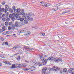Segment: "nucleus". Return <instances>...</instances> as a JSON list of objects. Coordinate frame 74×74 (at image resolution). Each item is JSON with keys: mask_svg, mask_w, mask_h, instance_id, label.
I'll return each mask as SVG.
<instances>
[{"mask_svg": "<svg viewBox=\"0 0 74 74\" xmlns=\"http://www.w3.org/2000/svg\"><path fill=\"white\" fill-rule=\"evenodd\" d=\"M12 68H14V67H15V66L13 65L12 66Z\"/></svg>", "mask_w": 74, "mask_h": 74, "instance_id": "51", "label": "nucleus"}, {"mask_svg": "<svg viewBox=\"0 0 74 74\" xmlns=\"http://www.w3.org/2000/svg\"><path fill=\"white\" fill-rule=\"evenodd\" d=\"M73 71V68H71L68 71V72L69 73H72V71Z\"/></svg>", "mask_w": 74, "mask_h": 74, "instance_id": "14", "label": "nucleus"}, {"mask_svg": "<svg viewBox=\"0 0 74 74\" xmlns=\"http://www.w3.org/2000/svg\"><path fill=\"white\" fill-rule=\"evenodd\" d=\"M23 48H25V49H29V50L28 49H27V50L28 51H30V50L31 51H32L33 50V49H30V48H28V47L27 46H24L23 47Z\"/></svg>", "mask_w": 74, "mask_h": 74, "instance_id": "11", "label": "nucleus"}, {"mask_svg": "<svg viewBox=\"0 0 74 74\" xmlns=\"http://www.w3.org/2000/svg\"><path fill=\"white\" fill-rule=\"evenodd\" d=\"M32 15L31 16H34L35 15L34 14H32Z\"/></svg>", "mask_w": 74, "mask_h": 74, "instance_id": "50", "label": "nucleus"}, {"mask_svg": "<svg viewBox=\"0 0 74 74\" xmlns=\"http://www.w3.org/2000/svg\"><path fill=\"white\" fill-rule=\"evenodd\" d=\"M16 49H20L21 47L19 46H16Z\"/></svg>", "mask_w": 74, "mask_h": 74, "instance_id": "34", "label": "nucleus"}, {"mask_svg": "<svg viewBox=\"0 0 74 74\" xmlns=\"http://www.w3.org/2000/svg\"><path fill=\"white\" fill-rule=\"evenodd\" d=\"M8 64H9V65H11V63L8 62Z\"/></svg>", "mask_w": 74, "mask_h": 74, "instance_id": "45", "label": "nucleus"}, {"mask_svg": "<svg viewBox=\"0 0 74 74\" xmlns=\"http://www.w3.org/2000/svg\"><path fill=\"white\" fill-rule=\"evenodd\" d=\"M21 67H22V65L19 64H18V66H17L18 68H20Z\"/></svg>", "mask_w": 74, "mask_h": 74, "instance_id": "24", "label": "nucleus"}, {"mask_svg": "<svg viewBox=\"0 0 74 74\" xmlns=\"http://www.w3.org/2000/svg\"><path fill=\"white\" fill-rule=\"evenodd\" d=\"M58 9H59V8L58 7H57V8L55 9V8H53L52 9V11L53 12V11H56V10H58Z\"/></svg>", "mask_w": 74, "mask_h": 74, "instance_id": "19", "label": "nucleus"}, {"mask_svg": "<svg viewBox=\"0 0 74 74\" xmlns=\"http://www.w3.org/2000/svg\"><path fill=\"white\" fill-rule=\"evenodd\" d=\"M11 29H12V27H11L10 26H9L8 27V29L9 30H10Z\"/></svg>", "mask_w": 74, "mask_h": 74, "instance_id": "37", "label": "nucleus"}, {"mask_svg": "<svg viewBox=\"0 0 74 74\" xmlns=\"http://www.w3.org/2000/svg\"><path fill=\"white\" fill-rule=\"evenodd\" d=\"M1 40H2V41H3V40H4V39L3 38H1Z\"/></svg>", "mask_w": 74, "mask_h": 74, "instance_id": "56", "label": "nucleus"}, {"mask_svg": "<svg viewBox=\"0 0 74 74\" xmlns=\"http://www.w3.org/2000/svg\"><path fill=\"white\" fill-rule=\"evenodd\" d=\"M5 33H6V34H10V31H8L6 32H5Z\"/></svg>", "mask_w": 74, "mask_h": 74, "instance_id": "40", "label": "nucleus"}, {"mask_svg": "<svg viewBox=\"0 0 74 74\" xmlns=\"http://www.w3.org/2000/svg\"><path fill=\"white\" fill-rule=\"evenodd\" d=\"M66 13H67V12H64L62 13V14H66Z\"/></svg>", "mask_w": 74, "mask_h": 74, "instance_id": "44", "label": "nucleus"}, {"mask_svg": "<svg viewBox=\"0 0 74 74\" xmlns=\"http://www.w3.org/2000/svg\"><path fill=\"white\" fill-rule=\"evenodd\" d=\"M41 34H42L43 36H45V33H41Z\"/></svg>", "mask_w": 74, "mask_h": 74, "instance_id": "42", "label": "nucleus"}, {"mask_svg": "<svg viewBox=\"0 0 74 74\" xmlns=\"http://www.w3.org/2000/svg\"><path fill=\"white\" fill-rule=\"evenodd\" d=\"M15 26L14 25H12V30H14L15 29Z\"/></svg>", "mask_w": 74, "mask_h": 74, "instance_id": "22", "label": "nucleus"}, {"mask_svg": "<svg viewBox=\"0 0 74 74\" xmlns=\"http://www.w3.org/2000/svg\"><path fill=\"white\" fill-rule=\"evenodd\" d=\"M35 69H36V68H35V67H34V66H32L28 70L32 71H34V70H35Z\"/></svg>", "mask_w": 74, "mask_h": 74, "instance_id": "6", "label": "nucleus"}, {"mask_svg": "<svg viewBox=\"0 0 74 74\" xmlns=\"http://www.w3.org/2000/svg\"><path fill=\"white\" fill-rule=\"evenodd\" d=\"M6 10L4 8H0V12H6Z\"/></svg>", "mask_w": 74, "mask_h": 74, "instance_id": "5", "label": "nucleus"}, {"mask_svg": "<svg viewBox=\"0 0 74 74\" xmlns=\"http://www.w3.org/2000/svg\"><path fill=\"white\" fill-rule=\"evenodd\" d=\"M5 45V43L3 42L2 44V45Z\"/></svg>", "mask_w": 74, "mask_h": 74, "instance_id": "48", "label": "nucleus"}, {"mask_svg": "<svg viewBox=\"0 0 74 74\" xmlns=\"http://www.w3.org/2000/svg\"><path fill=\"white\" fill-rule=\"evenodd\" d=\"M14 16L12 18H11V19L12 21H15V17H14Z\"/></svg>", "mask_w": 74, "mask_h": 74, "instance_id": "23", "label": "nucleus"}, {"mask_svg": "<svg viewBox=\"0 0 74 74\" xmlns=\"http://www.w3.org/2000/svg\"><path fill=\"white\" fill-rule=\"evenodd\" d=\"M12 36V35H7V36Z\"/></svg>", "mask_w": 74, "mask_h": 74, "instance_id": "61", "label": "nucleus"}, {"mask_svg": "<svg viewBox=\"0 0 74 74\" xmlns=\"http://www.w3.org/2000/svg\"><path fill=\"white\" fill-rule=\"evenodd\" d=\"M32 28L33 29H37V27L36 26H34L33 27H32Z\"/></svg>", "mask_w": 74, "mask_h": 74, "instance_id": "39", "label": "nucleus"}, {"mask_svg": "<svg viewBox=\"0 0 74 74\" xmlns=\"http://www.w3.org/2000/svg\"><path fill=\"white\" fill-rule=\"evenodd\" d=\"M53 60H54L55 62H58V60H59V61H62V59H61V60H60V59L59 58H58V59H56V58H54Z\"/></svg>", "mask_w": 74, "mask_h": 74, "instance_id": "13", "label": "nucleus"}, {"mask_svg": "<svg viewBox=\"0 0 74 74\" xmlns=\"http://www.w3.org/2000/svg\"><path fill=\"white\" fill-rule=\"evenodd\" d=\"M26 19H25L26 21H27V22L26 23H24V24H27L28 23V21H29L30 20L31 21H32L33 20V18L30 17L29 16H27L26 17Z\"/></svg>", "mask_w": 74, "mask_h": 74, "instance_id": "3", "label": "nucleus"}, {"mask_svg": "<svg viewBox=\"0 0 74 74\" xmlns=\"http://www.w3.org/2000/svg\"><path fill=\"white\" fill-rule=\"evenodd\" d=\"M9 11L11 14H12L13 12V10L12 9H10Z\"/></svg>", "mask_w": 74, "mask_h": 74, "instance_id": "21", "label": "nucleus"}, {"mask_svg": "<svg viewBox=\"0 0 74 74\" xmlns=\"http://www.w3.org/2000/svg\"><path fill=\"white\" fill-rule=\"evenodd\" d=\"M46 70H47V68H45L43 69L42 71V72L43 73L42 74H45V73H46Z\"/></svg>", "mask_w": 74, "mask_h": 74, "instance_id": "8", "label": "nucleus"}, {"mask_svg": "<svg viewBox=\"0 0 74 74\" xmlns=\"http://www.w3.org/2000/svg\"><path fill=\"white\" fill-rule=\"evenodd\" d=\"M8 43L7 42H5V45H8Z\"/></svg>", "mask_w": 74, "mask_h": 74, "instance_id": "33", "label": "nucleus"}, {"mask_svg": "<svg viewBox=\"0 0 74 74\" xmlns=\"http://www.w3.org/2000/svg\"><path fill=\"white\" fill-rule=\"evenodd\" d=\"M2 20L3 21H5V19L4 18H2Z\"/></svg>", "mask_w": 74, "mask_h": 74, "instance_id": "49", "label": "nucleus"}, {"mask_svg": "<svg viewBox=\"0 0 74 74\" xmlns=\"http://www.w3.org/2000/svg\"><path fill=\"white\" fill-rule=\"evenodd\" d=\"M18 23L17 22H15V24L14 25V26L15 27H18Z\"/></svg>", "mask_w": 74, "mask_h": 74, "instance_id": "17", "label": "nucleus"}, {"mask_svg": "<svg viewBox=\"0 0 74 74\" xmlns=\"http://www.w3.org/2000/svg\"><path fill=\"white\" fill-rule=\"evenodd\" d=\"M47 62H48V59H47L45 60L43 62V65H45L46 64H47Z\"/></svg>", "mask_w": 74, "mask_h": 74, "instance_id": "10", "label": "nucleus"}, {"mask_svg": "<svg viewBox=\"0 0 74 74\" xmlns=\"http://www.w3.org/2000/svg\"><path fill=\"white\" fill-rule=\"evenodd\" d=\"M54 59V58H53L52 57H50L47 59V60H52V61H53Z\"/></svg>", "mask_w": 74, "mask_h": 74, "instance_id": "15", "label": "nucleus"}, {"mask_svg": "<svg viewBox=\"0 0 74 74\" xmlns=\"http://www.w3.org/2000/svg\"><path fill=\"white\" fill-rule=\"evenodd\" d=\"M25 62H26V63H29V62L25 60Z\"/></svg>", "mask_w": 74, "mask_h": 74, "instance_id": "53", "label": "nucleus"}, {"mask_svg": "<svg viewBox=\"0 0 74 74\" xmlns=\"http://www.w3.org/2000/svg\"><path fill=\"white\" fill-rule=\"evenodd\" d=\"M21 58V56H19L18 58H16V59L17 60H20V58Z\"/></svg>", "mask_w": 74, "mask_h": 74, "instance_id": "31", "label": "nucleus"}, {"mask_svg": "<svg viewBox=\"0 0 74 74\" xmlns=\"http://www.w3.org/2000/svg\"><path fill=\"white\" fill-rule=\"evenodd\" d=\"M67 69L66 68H64L63 70V73H66V72H67Z\"/></svg>", "mask_w": 74, "mask_h": 74, "instance_id": "25", "label": "nucleus"}, {"mask_svg": "<svg viewBox=\"0 0 74 74\" xmlns=\"http://www.w3.org/2000/svg\"><path fill=\"white\" fill-rule=\"evenodd\" d=\"M3 62H4L5 64H8V62L7 61Z\"/></svg>", "mask_w": 74, "mask_h": 74, "instance_id": "43", "label": "nucleus"}, {"mask_svg": "<svg viewBox=\"0 0 74 74\" xmlns=\"http://www.w3.org/2000/svg\"><path fill=\"white\" fill-rule=\"evenodd\" d=\"M28 34H26L25 35H25L26 36V35H30V32L28 31L27 32Z\"/></svg>", "mask_w": 74, "mask_h": 74, "instance_id": "26", "label": "nucleus"}, {"mask_svg": "<svg viewBox=\"0 0 74 74\" xmlns=\"http://www.w3.org/2000/svg\"><path fill=\"white\" fill-rule=\"evenodd\" d=\"M52 68H50V69H49V70L51 71V70H52Z\"/></svg>", "mask_w": 74, "mask_h": 74, "instance_id": "59", "label": "nucleus"}, {"mask_svg": "<svg viewBox=\"0 0 74 74\" xmlns=\"http://www.w3.org/2000/svg\"><path fill=\"white\" fill-rule=\"evenodd\" d=\"M13 50H15V49H16V46H14L13 47V48H12Z\"/></svg>", "mask_w": 74, "mask_h": 74, "instance_id": "35", "label": "nucleus"}, {"mask_svg": "<svg viewBox=\"0 0 74 74\" xmlns=\"http://www.w3.org/2000/svg\"><path fill=\"white\" fill-rule=\"evenodd\" d=\"M2 66V64L0 63V66Z\"/></svg>", "mask_w": 74, "mask_h": 74, "instance_id": "62", "label": "nucleus"}, {"mask_svg": "<svg viewBox=\"0 0 74 74\" xmlns=\"http://www.w3.org/2000/svg\"><path fill=\"white\" fill-rule=\"evenodd\" d=\"M18 54H19V53H16L14 54V55H18Z\"/></svg>", "mask_w": 74, "mask_h": 74, "instance_id": "54", "label": "nucleus"}, {"mask_svg": "<svg viewBox=\"0 0 74 74\" xmlns=\"http://www.w3.org/2000/svg\"><path fill=\"white\" fill-rule=\"evenodd\" d=\"M2 29L3 31H4V30H5V26H3L2 27Z\"/></svg>", "mask_w": 74, "mask_h": 74, "instance_id": "28", "label": "nucleus"}, {"mask_svg": "<svg viewBox=\"0 0 74 74\" xmlns=\"http://www.w3.org/2000/svg\"><path fill=\"white\" fill-rule=\"evenodd\" d=\"M14 17L16 18V19L18 20H20L21 22H23V21L24 23H26L27 22V21L26 20V16H23V17L21 18V16H19L17 14H14Z\"/></svg>", "mask_w": 74, "mask_h": 74, "instance_id": "1", "label": "nucleus"}, {"mask_svg": "<svg viewBox=\"0 0 74 74\" xmlns=\"http://www.w3.org/2000/svg\"><path fill=\"white\" fill-rule=\"evenodd\" d=\"M2 32H3V30L1 29H0V33H2Z\"/></svg>", "mask_w": 74, "mask_h": 74, "instance_id": "46", "label": "nucleus"}, {"mask_svg": "<svg viewBox=\"0 0 74 74\" xmlns=\"http://www.w3.org/2000/svg\"><path fill=\"white\" fill-rule=\"evenodd\" d=\"M72 74H74V71H73V72H72Z\"/></svg>", "mask_w": 74, "mask_h": 74, "instance_id": "58", "label": "nucleus"}, {"mask_svg": "<svg viewBox=\"0 0 74 74\" xmlns=\"http://www.w3.org/2000/svg\"><path fill=\"white\" fill-rule=\"evenodd\" d=\"M5 16V14H3L2 16V17H4Z\"/></svg>", "mask_w": 74, "mask_h": 74, "instance_id": "47", "label": "nucleus"}, {"mask_svg": "<svg viewBox=\"0 0 74 74\" xmlns=\"http://www.w3.org/2000/svg\"><path fill=\"white\" fill-rule=\"evenodd\" d=\"M8 23L7 21L5 23V26H7L8 25Z\"/></svg>", "mask_w": 74, "mask_h": 74, "instance_id": "30", "label": "nucleus"}, {"mask_svg": "<svg viewBox=\"0 0 74 74\" xmlns=\"http://www.w3.org/2000/svg\"><path fill=\"white\" fill-rule=\"evenodd\" d=\"M5 9L6 10V11H8V9H9L10 6L8 5H6L5 6Z\"/></svg>", "mask_w": 74, "mask_h": 74, "instance_id": "9", "label": "nucleus"}, {"mask_svg": "<svg viewBox=\"0 0 74 74\" xmlns=\"http://www.w3.org/2000/svg\"><path fill=\"white\" fill-rule=\"evenodd\" d=\"M28 14L29 16H32V14L31 13H28Z\"/></svg>", "mask_w": 74, "mask_h": 74, "instance_id": "36", "label": "nucleus"}, {"mask_svg": "<svg viewBox=\"0 0 74 74\" xmlns=\"http://www.w3.org/2000/svg\"><path fill=\"white\" fill-rule=\"evenodd\" d=\"M14 14H15L14 13L13 14H10L9 15V17L10 18H12L13 16H14Z\"/></svg>", "mask_w": 74, "mask_h": 74, "instance_id": "18", "label": "nucleus"}, {"mask_svg": "<svg viewBox=\"0 0 74 74\" xmlns=\"http://www.w3.org/2000/svg\"><path fill=\"white\" fill-rule=\"evenodd\" d=\"M8 24L10 26H12L13 25V24H12V23L11 22H9L8 23Z\"/></svg>", "mask_w": 74, "mask_h": 74, "instance_id": "20", "label": "nucleus"}, {"mask_svg": "<svg viewBox=\"0 0 74 74\" xmlns=\"http://www.w3.org/2000/svg\"><path fill=\"white\" fill-rule=\"evenodd\" d=\"M60 57H62V55H60Z\"/></svg>", "mask_w": 74, "mask_h": 74, "instance_id": "63", "label": "nucleus"}, {"mask_svg": "<svg viewBox=\"0 0 74 74\" xmlns=\"http://www.w3.org/2000/svg\"><path fill=\"white\" fill-rule=\"evenodd\" d=\"M40 56L42 61H43V60H44L45 59V58L43 56Z\"/></svg>", "mask_w": 74, "mask_h": 74, "instance_id": "16", "label": "nucleus"}, {"mask_svg": "<svg viewBox=\"0 0 74 74\" xmlns=\"http://www.w3.org/2000/svg\"><path fill=\"white\" fill-rule=\"evenodd\" d=\"M21 33H26V31L24 30H21L20 31Z\"/></svg>", "mask_w": 74, "mask_h": 74, "instance_id": "27", "label": "nucleus"}, {"mask_svg": "<svg viewBox=\"0 0 74 74\" xmlns=\"http://www.w3.org/2000/svg\"><path fill=\"white\" fill-rule=\"evenodd\" d=\"M25 70H27V71L29 70V69H27V68H25Z\"/></svg>", "mask_w": 74, "mask_h": 74, "instance_id": "55", "label": "nucleus"}, {"mask_svg": "<svg viewBox=\"0 0 74 74\" xmlns=\"http://www.w3.org/2000/svg\"><path fill=\"white\" fill-rule=\"evenodd\" d=\"M40 4H41V5H42V6L44 7V6H45V7H48V3H44L43 2H41L40 3Z\"/></svg>", "mask_w": 74, "mask_h": 74, "instance_id": "4", "label": "nucleus"}, {"mask_svg": "<svg viewBox=\"0 0 74 74\" xmlns=\"http://www.w3.org/2000/svg\"><path fill=\"white\" fill-rule=\"evenodd\" d=\"M7 12V11H6V12H5L6 14V16H8L9 15V13L8 12Z\"/></svg>", "mask_w": 74, "mask_h": 74, "instance_id": "29", "label": "nucleus"}, {"mask_svg": "<svg viewBox=\"0 0 74 74\" xmlns=\"http://www.w3.org/2000/svg\"><path fill=\"white\" fill-rule=\"evenodd\" d=\"M12 8L13 10H15V6H13Z\"/></svg>", "mask_w": 74, "mask_h": 74, "instance_id": "41", "label": "nucleus"}, {"mask_svg": "<svg viewBox=\"0 0 74 74\" xmlns=\"http://www.w3.org/2000/svg\"><path fill=\"white\" fill-rule=\"evenodd\" d=\"M24 11V9H20V10L18 12V15H23V16H24L25 14V13L23 12Z\"/></svg>", "mask_w": 74, "mask_h": 74, "instance_id": "2", "label": "nucleus"}, {"mask_svg": "<svg viewBox=\"0 0 74 74\" xmlns=\"http://www.w3.org/2000/svg\"><path fill=\"white\" fill-rule=\"evenodd\" d=\"M20 10V8H18L17 10L15 9L14 10V12L15 13H18V11H19Z\"/></svg>", "mask_w": 74, "mask_h": 74, "instance_id": "12", "label": "nucleus"}, {"mask_svg": "<svg viewBox=\"0 0 74 74\" xmlns=\"http://www.w3.org/2000/svg\"><path fill=\"white\" fill-rule=\"evenodd\" d=\"M10 21V19L9 18H8L6 19V21H7V22H9Z\"/></svg>", "mask_w": 74, "mask_h": 74, "instance_id": "38", "label": "nucleus"}, {"mask_svg": "<svg viewBox=\"0 0 74 74\" xmlns=\"http://www.w3.org/2000/svg\"><path fill=\"white\" fill-rule=\"evenodd\" d=\"M34 63H35L36 64V61H34L33 62Z\"/></svg>", "mask_w": 74, "mask_h": 74, "instance_id": "52", "label": "nucleus"}, {"mask_svg": "<svg viewBox=\"0 0 74 74\" xmlns=\"http://www.w3.org/2000/svg\"><path fill=\"white\" fill-rule=\"evenodd\" d=\"M1 3L2 5H4L5 4V2L4 1H2Z\"/></svg>", "mask_w": 74, "mask_h": 74, "instance_id": "32", "label": "nucleus"}, {"mask_svg": "<svg viewBox=\"0 0 74 74\" xmlns=\"http://www.w3.org/2000/svg\"><path fill=\"white\" fill-rule=\"evenodd\" d=\"M42 64H40V65H39V67H40V66H42Z\"/></svg>", "mask_w": 74, "mask_h": 74, "instance_id": "57", "label": "nucleus"}, {"mask_svg": "<svg viewBox=\"0 0 74 74\" xmlns=\"http://www.w3.org/2000/svg\"><path fill=\"white\" fill-rule=\"evenodd\" d=\"M12 36H16V34H13V35H12Z\"/></svg>", "mask_w": 74, "mask_h": 74, "instance_id": "60", "label": "nucleus"}, {"mask_svg": "<svg viewBox=\"0 0 74 74\" xmlns=\"http://www.w3.org/2000/svg\"><path fill=\"white\" fill-rule=\"evenodd\" d=\"M60 69L59 68L56 66H53V71H57V70H59Z\"/></svg>", "mask_w": 74, "mask_h": 74, "instance_id": "7", "label": "nucleus"}, {"mask_svg": "<svg viewBox=\"0 0 74 74\" xmlns=\"http://www.w3.org/2000/svg\"><path fill=\"white\" fill-rule=\"evenodd\" d=\"M45 57L46 58H47V56L45 55Z\"/></svg>", "mask_w": 74, "mask_h": 74, "instance_id": "64", "label": "nucleus"}]
</instances>
